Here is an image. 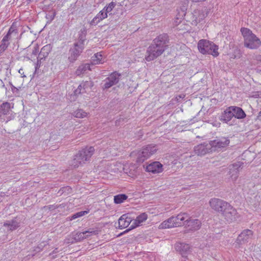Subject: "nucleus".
Returning <instances> with one entry per match:
<instances>
[{
  "label": "nucleus",
  "mask_w": 261,
  "mask_h": 261,
  "mask_svg": "<svg viewBox=\"0 0 261 261\" xmlns=\"http://www.w3.org/2000/svg\"><path fill=\"white\" fill-rule=\"evenodd\" d=\"M88 70H91L90 64H83L80 65L75 71L76 75L80 76L83 74Z\"/></svg>",
  "instance_id": "obj_28"
},
{
  "label": "nucleus",
  "mask_w": 261,
  "mask_h": 261,
  "mask_svg": "<svg viewBox=\"0 0 261 261\" xmlns=\"http://www.w3.org/2000/svg\"><path fill=\"white\" fill-rule=\"evenodd\" d=\"M4 226L7 227L8 229L10 230H14L16 229L19 226V223L16 220H12L11 221H7L4 224Z\"/></svg>",
  "instance_id": "obj_29"
},
{
  "label": "nucleus",
  "mask_w": 261,
  "mask_h": 261,
  "mask_svg": "<svg viewBox=\"0 0 261 261\" xmlns=\"http://www.w3.org/2000/svg\"><path fill=\"white\" fill-rule=\"evenodd\" d=\"M208 203L212 209L221 214L228 202L221 199L213 198L209 200Z\"/></svg>",
  "instance_id": "obj_8"
},
{
  "label": "nucleus",
  "mask_w": 261,
  "mask_h": 261,
  "mask_svg": "<svg viewBox=\"0 0 261 261\" xmlns=\"http://www.w3.org/2000/svg\"><path fill=\"white\" fill-rule=\"evenodd\" d=\"M175 222V227H179L186 225V223L189 219L188 214L186 213H180L176 216H172Z\"/></svg>",
  "instance_id": "obj_17"
},
{
  "label": "nucleus",
  "mask_w": 261,
  "mask_h": 261,
  "mask_svg": "<svg viewBox=\"0 0 261 261\" xmlns=\"http://www.w3.org/2000/svg\"><path fill=\"white\" fill-rule=\"evenodd\" d=\"M133 219L128 214H124L118 220V226L120 229H123L133 224Z\"/></svg>",
  "instance_id": "obj_16"
},
{
  "label": "nucleus",
  "mask_w": 261,
  "mask_h": 261,
  "mask_svg": "<svg viewBox=\"0 0 261 261\" xmlns=\"http://www.w3.org/2000/svg\"><path fill=\"white\" fill-rule=\"evenodd\" d=\"M163 170L162 165L159 162H154L147 165L146 171L153 174H157L162 172Z\"/></svg>",
  "instance_id": "obj_15"
},
{
  "label": "nucleus",
  "mask_w": 261,
  "mask_h": 261,
  "mask_svg": "<svg viewBox=\"0 0 261 261\" xmlns=\"http://www.w3.org/2000/svg\"><path fill=\"white\" fill-rule=\"evenodd\" d=\"M199 51L202 54H211L214 57L219 55L218 47L213 42L205 39H201L198 43Z\"/></svg>",
  "instance_id": "obj_3"
},
{
  "label": "nucleus",
  "mask_w": 261,
  "mask_h": 261,
  "mask_svg": "<svg viewBox=\"0 0 261 261\" xmlns=\"http://www.w3.org/2000/svg\"><path fill=\"white\" fill-rule=\"evenodd\" d=\"M194 2H204L206 0H193Z\"/></svg>",
  "instance_id": "obj_45"
},
{
  "label": "nucleus",
  "mask_w": 261,
  "mask_h": 261,
  "mask_svg": "<svg viewBox=\"0 0 261 261\" xmlns=\"http://www.w3.org/2000/svg\"><path fill=\"white\" fill-rule=\"evenodd\" d=\"M84 39H80L78 42L74 44V46L70 50V55L68 60L71 63L76 60L77 57L83 51L84 48Z\"/></svg>",
  "instance_id": "obj_6"
},
{
  "label": "nucleus",
  "mask_w": 261,
  "mask_h": 261,
  "mask_svg": "<svg viewBox=\"0 0 261 261\" xmlns=\"http://www.w3.org/2000/svg\"><path fill=\"white\" fill-rule=\"evenodd\" d=\"M10 85H11V90L13 93L18 92L21 89L20 86L16 87L14 85H13L11 83H10Z\"/></svg>",
  "instance_id": "obj_41"
},
{
  "label": "nucleus",
  "mask_w": 261,
  "mask_h": 261,
  "mask_svg": "<svg viewBox=\"0 0 261 261\" xmlns=\"http://www.w3.org/2000/svg\"><path fill=\"white\" fill-rule=\"evenodd\" d=\"M105 59L103 58L102 54L101 52L95 54L91 58V65H98L104 63Z\"/></svg>",
  "instance_id": "obj_26"
},
{
  "label": "nucleus",
  "mask_w": 261,
  "mask_h": 261,
  "mask_svg": "<svg viewBox=\"0 0 261 261\" xmlns=\"http://www.w3.org/2000/svg\"><path fill=\"white\" fill-rule=\"evenodd\" d=\"M127 196L125 194H119L114 196V201L116 204H120L125 200Z\"/></svg>",
  "instance_id": "obj_34"
},
{
  "label": "nucleus",
  "mask_w": 261,
  "mask_h": 261,
  "mask_svg": "<svg viewBox=\"0 0 261 261\" xmlns=\"http://www.w3.org/2000/svg\"><path fill=\"white\" fill-rule=\"evenodd\" d=\"M241 32L243 37L244 44L246 47L255 49L261 45L260 39L250 29L242 28L241 29Z\"/></svg>",
  "instance_id": "obj_1"
},
{
  "label": "nucleus",
  "mask_w": 261,
  "mask_h": 261,
  "mask_svg": "<svg viewBox=\"0 0 261 261\" xmlns=\"http://www.w3.org/2000/svg\"><path fill=\"white\" fill-rule=\"evenodd\" d=\"M11 109V104L6 102L0 105V117L9 113Z\"/></svg>",
  "instance_id": "obj_31"
},
{
  "label": "nucleus",
  "mask_w": 261,
  "mask_h": 261,
  "mask_svg": "<svg viewBox=\"0 0 261 261\" xmlns=\"http://www.w3.org/2000/svg\"><path fill=\"white\" fill-rule=\"evenodd\" d=\"M107 17L108 14L102 9L90 21V24L91 25H96L102 20L105 19Z\"/></svg>",
  "instance_id": "obj_21"
},
{
  "label": "nucleus",
  "mask_w": 261,
  "mask_h": 261,
  "mask_svg": "<svg viewBox=\"0 0 261 261\" xmlns=\"http://www.w3.org/2000/svg\"><path fill=\"white\" fill-rule=\"evenodd\" d=\"M164 51L162 49L151 44L147 49L145 60L148 62L152 61L161 55Z\"/></svg>",
  "instance_id": "obj_9"
},
{
  "label": "nucleus",
  "mask_w": 261,
  "mask_h": 261,
  "mask_svg": "<svg viewBox=\"0 0 261 261\" xmlns=\"http://www.w3.org/2000/svg\"><path fill=\"white\" fill-rule=\"evenodd\" d=\"M243 163L240 162H237L230 165L228 166V172L229 178L230 180L233 181H236L238 179L239 172L242 169Z\"/></svg>",
  "instance_id": "obj_7"
},
{
  "label": "nucleus",
  "mask_w": 261,
  "mask_h": 261,
  "mask_svg": "<svg viewBox=\"0 0 261 261\" xmlns=\"http://www.w3.org/2000/svg\"><path fill=\"white\" fill-rule=\"evenodd\" d=\"M211 147L208 144H201L194 147V152L198 155H203L207 152H211Z\"/></svg>",
  "instance_id": "obj_18"
},
{
  "label": "nucleus",
  "mask_w": 261,
  "mask_h": 261,
  "mask_svg": "<svg viewBox=\"0 0 261 261\" xmlns=\"http://www.w3.org/2000/svg\"><path fill=\"white\" fill-rule=\"evenodd\" d=\"M205 17L203 12L200 10H195L192 13L190 21L192 25H197Z\"/></svg>",
  "instance_id": "obj_13"
},
{
  "label": "nucleus",
  "mask_w": 261,
  "mask_h": 261,
  "mask_svg": "<svg viewBox=\"0 0 261 261\" xmlns=\"http://www.w3.org/2000/svg\"><path fill=\"white\" fill-rule=\"evenodd\" d=\"M221 215L224 219L229 223L237 221L240 217V215L237 212V210L229 203L227 204L224 209L222 211Z\"/></svg>",
  "instance_id": "obj_4"
},
{
  "label": "nucleus",
  "mask_w": 261,
  "mask_h": 261,
  "mask_svg": "<svg viewBox=\"0 0 261 261\" xmlns=\"http://www.w3.org/2000/svg\"><path fill=\"white\" fill-rule=\"evenodd\" d=\"M17 34L18 32L17 30L12 26L10 28L8 33L3 37V39L6 38V41L9 42V41L11 40L13 37H16Z\"/></svg>",
  "instance_id": "obj_30"
},
{
  "label": "nucleus",
  "mask_w": 261,
  "mask_h": 261,
  "mask_svg": "<svg viewBox=\"0 0 261 261\" xmlns=\"http://www.w3.org/2000/svg\"><path fill=\"white\" fill-rule=\"evenodd\" d=\"M88 213V211H86L79 212L76 213L75 214L72 215L70 217V220H72L75 219L77 218L83 216Z\"/></svg>",
  "instance_id": "obj_39"
},
{
  "label": "nucleus",
  "mask_w": 261,
  "mask_h": 261,
  "mask_svg": "<svg viewBox=\"0 0 261 261\" xmlns=\"http://www.w3.org/2000/svg\"><path fill=\"white\" fill-rule=\"evenodd\" d=\"M156 151V147L154 145H148L143 148L138 153L137 161L140 163L143 162L154 154Z\"/></svg>",
  "instance_id": "obj_5"
},
{
  "label": "nucleus",
  "mask_w": 261,
  "mask_h": 261,
  "mask_svg": "<svg viewBox=\"0 0 261 261\" xmlns=\"http://www.w3.org/2000/svg\"><path fill=\"white\" fill-rule=\"evenodd\" d=\"M230 110H231L233 117L237 119H243L246 117V114L244 111L240 107L231 106Z\"/></svg>",
  "instance_id": "obj_24"
},
{
  "label": "nucleus",
  "mask_w": 261,
  "mask_h": 261,
  "mask_svg": "<svg viewBox=\"0 0 261 261\" xmlns=\"http://www.w3.org/2000/svg\"><path fill=\"white\" fill-rule=\"evenodd\" d=\"M95 149L93 147H86L75 155L72 161V165L74 167H78L80 165L85 164L86 162L90 160L93 154Z\"/></svg>",
  "instance_id": "obj_2"
},
{
  "label": "nucleus",
  "mask_w": 261,
  "mask_h": 261,
  "mask_svg": "<svg viewBox=\"0 0 261 261\" xmlns=\"http://www.w3.org/2000/svg\"><path fill=\"white\" fill-rule=\"evenodd\" d=\"M147 219V215L145 213H142L139 215L136 219H133V224L130 226L129 229H134L139 226L142 223L144 222Z\"/></svg>",
  "instance_id": "obj_22"
},
{
  "label": "nucleus",
  "mask_w": 261,
  "mask_h": 261,
  "mask_svg": "<svg viewBox=\"0 0 261 261\" xmlns=\"http://www.w3.org/2000/svg\"><path fill=\"white\" fill-rule=\"evenodd\" d=\"M201 223L198 219H188L186 223V225L189 227V229L191 230H196L200 228Z\"/></svg>",
  "instance_id": "obj_23"
},
{
  "label": "nucleus",
  "mask_w": 261,
  "mask_h": 261,
  "mask_svg": "<svg viewBox=\"0 0 261 261\" xmlns=\"http://www.w3.org/2000/svg\"><path fill=\"white\" fill-rule=\"evenodd\" d=\"M120 74L114 72L111 74L105 80V83L103 85V89H106L111 87L112 86L116 84L119 80Z\"/></svg>",
  "instance_id": "obj_12"
},
{
  "label": "nucleus",
  "mask_w": 261,
  "mask_h": 261,
  "mask_svg": "<svg viewBox=\"0 0 261 261\" xmlns=\"http://www.w3.org/2000/svg\"><path fill=\"white\" fill-rule=\"evenodd\" d=\"M73 239L75 242H80L86 239L84 232H79L73 234Z\"/></svg>",
  "instance_id": "obj_35"
},
{
  "label": "nucleus",
  "mask_w": 261,
  "mask_h": 261,
  "mask_svg": "<svg viewBox=\"0 0 261 261\" xmlns=\"http://www.w3.org/2000/svg\"><path fill=\"white\" fill-rule=\"evenodd\" d=\"M84 232L86 239L92 236L96 235L98 233V230H94L93 228H89L87 230H85Z\"/></svg>",
  "instance_id": "obj_37"
},
{
  "label": "nucleus",
  "mask_w": 261,
  "mask_h": 261,
  "mask_svg": "<svg viewBox=\"0 0 261 261\" xmlns=\"http://www.w3.org/2000/svg\"><path fill=\"white\" fill-rule=\"evenodd\" d=\"M51 51L50 45L44 46L41 49L39 56L40 60L45 59Z\"/></svg>",
  "instance_id": "obj_32"
},
{
  "label": "nucleus",
  "mask_w": 261,
  "mask_h": 261,
  "mask_svg": "<svg viewBox=\"0 0 261 261\" xmlns=\"http://www.w3.org/2000/svg\"><path fill=\"white\" fill-rule=\"evenodd\" d=\"M233 117V115L229 107L224 111L221 116V120L227 123Z\"/></svg>",
  "instance_id": "obj_27"
},
{
  "label": "nucleus",
  "mask_w": 261,
  "mask_h": 261,
  "mask_svg": "<svg viewBox=\"0 0 261 261\" xmlns=\"http://www.w3.org/2000/svg\"><path fill=\"white\" fill-rule=\"evenodd\" d=\"M6 38L3 39L1 41V44L0 45V53H3L8 47L10 44L9 42L6 41Z\"/></svg>",
  "instance_id": "obj_38"
},
{
  "label": "nucleus",
  "mask_w": 261,
  "mask_h": 261,
  "mask_svg": "<svg viewBox=\"0 0 261 261\" xmlns=\"http://www.w3.org/2000/svg\"><path fill=\"white\" fill-rule=\"evenodd\" d=\"M253 236V232L251 230L247 229L243 230L239 235L237 241L240 244L245 243L250 241Z\"/></svg>",
  "instance_id": "obj_14"
},
{
  "label": "nucleus",
  "mask_w": 261,
  "mask_h": 261,
  "mask_svg": "<svg viewBox=\"0 0 261 261\" xmlns=\"http://www.w3.org/2000/svg\"><path fill=\"white\" fill-rule=\"evenodd\" d=\"M116 6V3L114 2H112L107 5L103 9L107 12V14L110 13Z\"/></svg>",
  "instance_id": "obj_36"
},
{
  "label": "nucleus",
  "mask_w": 261,
  "mask_h": 261,
  "mask_svg": "<svg viewBox=\"0 0 261 261\" xmlns=\"http://www.w3.org/2000/svg\"><path fill=\"white\" fill-rule=\"evenodd\" d=\"M176 227L173 217L162 222L159 226V229H168Z\"/></svg>",
  "instance_id": "obj_25"
},
{
  "label": "nucleus",
  "mask_w": 261,
  "mask_h": 261,
  "mask_svg": "<svg viewBox=\"0 0 261 261\" xmlns=\"http://www.w3.org/2000/svg\"><path fill=\"white\" fill-rule=\"evenodd\" d=\"M175 249L179 252L182 256L187 255L190 251L191 247L189 244L182 243H176L174 245Z\"/></svg>",
  "instance_id": "obj_19"
},
{
  "label": "nucleus",
  "mask_w": 261,
  "mask_h": 261,
  "mask_svg": "<svg viewBox=\"0 0 261 261\" xmlns=\"http://www.w3.org/2000/svg\"><path fill=\"white\" fill-rule=\"evenodd\" d=\"M38 52H39V47L38 46H36L34 48L33 50H32V54L36 56L38 54Z\"/></svg>",
  "instance_id": "obj_42"
},
{
  "label": "nucleus",
  "mask_w": 261,
  "mask_h": 261,
  "mask_svg": "<svg viewBox=\"0 0 261 261\" xmlns=\"http://www.w3.org/2000/svg\"><path fill=\"white\" fill-rule=\"evenodd\" d=\"M93 82L91 81L82 83L75 90V94H77L81 93L87 92L93 87Z\"/></svg>",
  "instance_id": "obj_20"
},
{
  "label": "nucleus",
  "mask_w": 261,
  "mask_h": 261,
  "mask_svg": "<svg viewBox=\"0 0 261 261\" xmlns=\"http://www.w3.org/2000/svg\"><path fill=\"white\" fill-rule=\"evenodd\" d=\"M168 42V36L166 34L160 35L153 40V45L165 51L167 47L166 44Z\"/></svg>",
  "instance_id": "obj_11"
},
{
  "label": "nucleus",
  "mask_w": 261,
  "mask_h": 261,
  "mask_svg": "<svg viewBox=\"0 0 261 261\" xmlns=\"http://www.w3.org/2000/svg\"><path fill=\"white\" fill-rule=\"evenodd\" d=\"M88 113L82 109H77L73 113V115L78 118H84L88 116Z\"/></svg>",
  "instance_id": "obj_33"
},
{
  "label": "nucleus",
  "mask_w": 261,
  "mask_h": 261,
  "mask_svg": "<svg viewBox=\"0 0 261 261\" xmlns=\"http://www.w3.org/2000/svg\"><path fill=\"white\" fill-rule=\"evenodd\" d=\"M64 190H71V189L68 187H64L62 189V191Z\"/></svg>",
  "instance_id": "obj_44"
},
{
  "label": "nucleus",
  "mask_w": 261,
  "mask_h": 261,
  "mask_svg": "<svg viewBox=\"0 0 261 261\" xmlns=\"http://www.w3.org/2000/svg\"><path fill=\"white\" fill-rule=\"evenodd\" d=\"M185 15L184 12H182V14L180 15L179 17H176L174 20V25L175 26H178L179 24L181 23L183 21L184 16Z\"/></svg>",
  "instance_id": "obj_40"
},
{
  "label": "nucleus",
  "mask_w": 261,
  "mask_h": 261,
  "mask_svg": "<svg viewBox=\"0 0 261 261\" xmlns=\"http://www.w3.org/2000/svg\"><path fill=\"white\" fill-rule=\"evenodd\" d=\"M229 140L225 137L217 138L210 142L211 151L226 147L229 144Z\"/></svg>",
  "instance_id": "obj_10"
},
{
  "label": "nucleus",
  "mask_w": 261,
  "mask_h": 261,
  "mask_svg": "<svg viewBox=\"0 0 261 261\" xmlns=\"http://www.w3.org/2000/svg\"><path fill=\"white\" fill-rule=\"evenodd\" d=\"M19 73L21 75V77H25V75L24 74V72L23 71L22 69H20L18 71Z\"/></svg>",
  "instance_id": "obj_43"
}]
</instances>
